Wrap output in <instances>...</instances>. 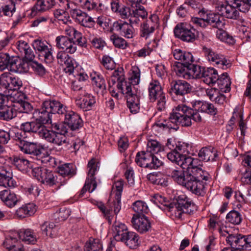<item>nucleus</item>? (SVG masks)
<instances>
[{
    "mask_svg": "<svg viewBox=\"0 0 251 251\" xmlns=\"http://www.w3.org/2000/svg\"><path fill=\"white\" fill-rule=\"evenodd\" d=\"M115 200L109 205L108 209H110L111 212H112L113 215L111 216V220L114 215H117L121 209V198L118 199V198H114Z\"/></svg>",
    "mask_w": 251,
    "mask_h": 251,
    "instance_id": "63",
    "label": "nucleus"
},
{
    "mask_svg": "<svg viewBox=\"0 0 251 251\" xmlns=\"http://www.w3.org/2000/svg\"><path fill=\"white\" fill-rule=\"evenodd\" d=\"M174 32L176 37L184 42L193 43L196 39L195 29L186 23L177 24L175 27Z\"/></svg>",
    "mask_w": 251,
    "mask_h": 251,
    "instance_id": "12",
    "label": "nucleus"
},
{
    "mask_svg": "<svg viewBox=\"0 0 251 251\" xmlns=\"http://www.w3.org/2000/svg\"><path fill=\"white\" fill-rule=\"evenodd\" d=\"M91 78L95 86L99 88L101 91L106 90V83L103 77L100 74L94 73L91 75Z\"/></svg>",
    "mask_w": 251,
    "mask_h": 251,
    "instance_id": "53",
    "label": "nucleus"
},
{
    "mask_svg": "<svg viewBox=\"0 0 251 251\" xmlns=\"http://www.w3.org/2000/svg\"><path fill=\"white\" fill-rule=\"evenodd\" d=\"M174 70L176 75L179 76L185 79V76L188 75L187 66L184 65L181 63H177L174 67Z\"/></svg>",
    "mask_w": 251,
    "mask_h": 251,
    "instance_id": "64",
    "label": "nucleus"
},
{
    "mask_svg": "<svg viewBox=\"0 0 251 251\" xmlns=\"http://www.w3.org/2000/svg\"><path fill=\"white\" fill-rule=\"evenodd\" d=\"M0 199L9 208L15 206L19 201L17 195L8 189L0 192Z\"/></svg>",
    "mask_w": 251,
    "mask_h": 251,
    "instance_id": "26",
    "label": "nucleus"
},
{
    "mask_svg": "<svg viewBox=\"0 0 251 251\" xmlns=\"http://www.w3.org/2000/svg\"><path fill=\"white\" fill-rule=\"evenodd\" d=\"M117 88L122 94L125 95L127 98L128 95H132L138 91V88L133 86L128 81H125V79L117 83Z\"/></svg>",
    "mask_w": 251,
    "mask_h": 251,
    "instance_id": "38",
    "label": "nucleus"
},
{
    "mask_svg": "<svg viewBox=\"0 0 251 251\" xmlns=\"http://www.w3.org/2000/svg\"><path fill=\"white\" fill-rule=\"evenodd\" d=\"M135 161L141 167L149 169H157L162 165L163 162L155 155L143 151L137 153Z\"/></svg>",
    "mask_w": 251,
    "mask_h": 251,
    "instance_id": "10",
    "label": "nucleus"
},
{
    "mask_svg": "<svg viewBox=\"0 0 251 251\" xmlns=\"http://www.w3.org/2000/svg\"><path fill=\"white\" fill-rule=\"evenodd\" d=\"M58 114L64 117V122L72 130H75L83 126V121L80 116L60 102Z\"/></svg>",
    "mask_w": 251,
    "mask_h": 251,
    "instance_id": "8",
    "label": "nucleus"
},
{
    "mask_svg": "<svg viewBox=\"0 0 251 251\" xmlns=\"http://www.w3.org/2000/svg\"><path fill=\"white\" fill-rule=\"evenodd\" d=\"M88 176L86 178L85 184L79 194V197L82 198L84 194L88 191L92 193L97 188V184L96 181V177L94 176L96 173L99 169V167L95 159H91L88 163Z\"/></svg>",
    "mask_w": 251,
    "mask_h": 251,
    "instance_id": "9",
    "label": "nucleus"
},
{
    "mask_svg": "<svg viewBox=\"0 0 251 251\" xmlns=\"http://www.w3.org/2000/svg\"><path fill=\"white\" fill-rule=\"evenodd\" d=\"M218 74L217 71L213 68L204 69L201 78L206 84L211 85L216 83L218 80Z\"/></svg>",
    "mask_w": 251,
    "mask_h": 251,
    "instance_id": "32",
    "label": "nucleus"
},
{
    "mask_svg": "<svg viewBox=\"0 0 251 251\" xmlns=\"http://www.w3.org/2000/svg\"><path fill=\"white\" fill-rule=\"evenodd\" d=\"M69 10V13L72 18L81 25L88 27H91L94 25L95 21L85 12L82 11L79 9L75 8V7H73V8H70Z\"/></svg>",
    "mask_w": 251,
    "mask_h": 251,
    "instance_id": "16",
    "label": "nucleus"
},
{
    "mask_svg": "<svg viewBox=\"0 0 251 251\" xmlns=\"http://www.w3.org/2000/svg\"><path fill=\"white\" fill-rule=\"evenodd\" d=\"M251 7V0H227L224 3H219L215 6L217 11L221 16L228 19L236 20L239 18V12H248Z\"/></svg>",
    "mask_w": 251,
    "mask_h": 251,
    "instance_id": "3",
    "label": "nucleus"
},
{
    "mask_svg": "<svg viewBox=\"0 0 251 251\" xmlns=\"http://www.w3.org/2000/svg\"><path fill=\"white\" fill-rule=\"evenodd\" d=\"M131 223L133 227L141 234L147 233L151 229V223L145 215H134Z\"/></svg>",
    "mask_w": 251,
    "mask_h": 251,
    "instance_id": "18",
    "label": "nucleus"
},
{
    "mask_svg": "<svg viewBox=\"0 0 251 251\" xmlns=\"http://www.w3.org/2000/svg\"><path fill=\"white\" fill-rule=\"evenodd\" d=\"M216 82L219 88L223 90L225 92L229 91L231 81L226 73L222 74L220 76L218 75V80Z\"/></svg>",
    "mask_w": 251,
    "mask_h": 251,
    "instance_id": "42",
    "label": "nucleus"
},
{
    "mask_svg": "<svg viewBox=\"0 0 251 251\" xmlns=\"http://www.w3.org/2000/svg\"><path fill=\"white\" fill-rule=\"evenodd\" d=\"M17 49L27 60L32 61L35 54L27 42L24 40H19L16 43Z\"/></svg>",
    "mask_w": 251,
    "mask_h": 251,
    "instance_id": "24",
    "label": "nucleus"
},
{
    "mask_svg": "<svg viewBox=\"0 0 251 251\" xmlns=\"http://www.w3.org/2000/svg\"><path fill=\"white\" fill-rule=\"evenodd\" d=\"M195 209L194 203L185 194L178 196L176 202L175 204L172 203L169 207V211L178 219H182V215L185 213H193Z\"/></svg>",
    "mask_w": 251,
    "mask_h": 251,
    "instance_id": "5",
    "label": "nucleus"
},
{
    "mask_svg": "<svg viewBox=\"0 0 251 251\" xmlns=\"http://www.w3.org/2000/svg\"><path fill=\"white\" fill-rule=\"evenodd\" d=\"M60 102L55 100H48L45 101L42 107L35 110L33 114V118L36 122L43 125L46 124H51V117L52 114H58Z\"/></svg>",
    "mask_w": 251,
    "mask_h": 251,
    "instance_id": "4",
    "label": "nucleus"
},
{
    "mask_svg": "<svg viewBox=\"0 0 251 251\" xmlns=\"http://www.w3.org/2000/svg\"><path fill=\"white\" fill-rule=\"evenodd\" d=\"M140 91H135V93L132 95H128L127 99V106L132 114L137 113L140 110Z\"/></svg>",
    "mask_w": 251,
    "mask_h": 251,
    "instance_id": "25",
    "label": "nucleus"
},
{
    "mask_svg": "<svg viewBox=\"0 0 251 251\" xmlns=\"http://www.w3.org/2000/svg\"><path fill=\"white\" fill-rule=\"evenodd\" d=\"M140 81V71L137 66H132L130 70L128 82L133 86L137 85Z\"/></svg>",
    "mask_w": 251,
    "mask_h": 251,
    "instance_id": "46",
    "label": "nucleus"
},
{
    "mask_svg": "<svg viewBox=\"0 0 251 251\" xmlns=\"http://www.w3.org/2000/svg\"><path fill=\"white\" fill-rule=\"evenodd\" d=\"M133 210L137 213L142 215L148 213L149 209L147 203L142 201H137L132 204Z\"/></svg>",
    "mask_w": 251,
    "mask_h": 251,
    "instance_id": "50",
    "label": "nucleus"
},
{
    "mask_svg": "<svg viewBox=\"0 0 251 251\" xmlns=\"http://www.w3.org/2000/svg\"><path fill=\"white\" fill-rule=\"evenodd\" d=\"M84 251H102V245L99 239H90L84 246Z\"/></svg>",
    "mask_w": 251,
    "mask_h": 251,
    "instance_id": "44",
    "label": "nucleus"
},
{
    "mask_svg": "<svg viewBox=\"0 0 251 251\" xmlns=\"http://www.w3.org/2000/svg\"><path fill=\"white\" fill-rule=\"evenodd\" d=\"M132 24L126 22H115L113 24L114 30L119 32L121 35L127 38L133 37L134 31Z\"/></svg>",
    "mask_w": 251,
    "mask_h": 251,
    "instance_id": "22",
    "label": "nucleus"
},
{
    "mask_svg": "<svg viewBox=\"0 0 251 251\" xmlns=\"http://www.w3.org/2000/svg\"><path fill=\"white\" fill-rule=\"evenodd\" d=\"M154 44H156L155 41H153L152 45L151 43L148 44L141 50L137 51L135 54L139 57H145L147 55H149L151 52L153 50L152 46Z\"/></svg>",
    "mask_w": 251,
    "mask_h": 251,
    "instance_id": "62",
    "label": "nucleus"
},
{
    "mask_svg": "<svg viewBox=\"0 0 251 251\" xmlns=\"http://www.w3.org/2000/svg\"><path fill=\"white\" fill-rule=\"evenodd\" d=\"M55 4V0H37L31 11L32 13L45 12L52 8Z\"/></svg>",
    "mask_w": 251,
    "mask_h": 251,
    "instance_id": "33",
    "label": "nucleus"
},
{
    "mask_svg": "<svg viewBox=\"0 0 251 251\" xmlns=\"http://www.w3.org/2000/svg\"><path fill=\"white\" fill-rule=\"evenodd\" d=\"M171 93L177 96L182 97L183 99V96L190 93L191 91L190 85L184 80H177L173 81L171 84Z\"/></svg>",
    "mask_w": 251,
    "mask_h": 251,
    "instance_id": "20",
    "label": "nucleus"
},
{
    "mask_svg": "<svg viewBox=\"0 0 251 251\" xmlns=\"http://www.w3.org/2000/svg\"><path fill=\"white\" fill-rule=\"evenodd\" d=\"M218 155V151L211 147L202 148L198 153L199 157L205 161H215Z\"/></svg>",
    "mask_w": 251,
    "mask_h": 251,
    "instance_id": "31",
    "label": "nucleus"
},
{
    "mask_svg": "<svg viewBox=\"0 0 251 251\" xmlns=\"http://www.w3.org/2000/svg\"><path fill=\"white\" fill-rule=\"evenodd\" d=\"M121 241L124 242L130 248H134L139 244V236L135 232L128 231Z\"/></svg>",
    "mask_w": 251,
    "mask_h": 251,
    "instance_id": "41",
    "label": "nucleus"
},
{
    "mask_svg": "<svg viewBox=\"0 0 251 251\" xmlns=\"http://www.w3.org/2000/svg\"><path fill=\"white\" fill-rule=\"evenodd\" d=\"M55 228L56 225L53 222H45L41 225V229L43 233L50 237H53Z\"/></svg>",
    "mask_w": 251,
    "mask_h": 251,
    "instance_id": "52",
    "label": "nucleus"
},
{
    "mask_svg": "<svg viewBox=\"0 0 251 251\" xmlns=\"http://www.w3.org/2000/svg\"><path fill=\"white\" fill-rule=\"evenodd\" d=\"M51 179H49V183L48 184V186L56 185L57 187H60L66 183V179L65 178L64 176L61 174L58 173L57 176H54L51 172Z\"/></svg>",
    "mask_w": 251,
    "mask_h": 251,
    "instance_id": "54",
    "label": "nucleus"
},
{
    "mask_svg": "<svg viewBox=\"0 0 251 251\" xmlns=\"http://www.w3.org/2000/svg\"><path fill=\"white\" fill-rule=\"evenodd\" d=\"M124 185V182L121 179L114 182L112 189V194L114 195V198H121Z\"/></svg>",
    "mask_w": 251,
    "mask_h": 251,
    "instance_id": "60",
    "label": "nucleus"
},
{
    "mask_svg": "<svg viewBox=\"0 0 251 251\" xmlns=\"http://www.w3.org/2000/svg\"><path fill=\"white\" fill-rule=\"evenodd\" d=\"M191 104L192 108L185 104L177 105L173 109L169 119H166L162 116L158 118L154 127L163 130H177L178 125L182 126H190L192 120L196 122H201L202 118L199 112L215 115L218 111L213 104L206 101L195 100L192 101Z\"/></svg>",
    "mask_w": 251,
    "mask_h": 251,
    "instance_id": "2",
    "label": "nucleus"
},
{
    "mask_svg": "<svg viewBox=\"0 0 251 251\" xmlns=\"http://www.w3.org/2000/svg\"><path fill=\"white\" fill-rule=\"evenodd\" d=\"M13 139L19 148H21L22 145L24 144L28 140L27 133L21 130L15 132L13 136Z\"/></svg>",
    "mask_w": 251,
    "mask_h": 251,
    "instance_id": "59",
    "label": "nucleus"
},
{
    "mask_svg": "<svg viewBox=\"0 0 251 251\" xmlns=\"http://www.w3.org/2000/svg\"><path fill=\"white\" fill-rule=\"evenodd\" d=\"M95 103V97L89 94H87L80 99L76 100L77 107L85 111L91 110Z\"/></svg>",
    "mask_w": 251,
    "mask_h": 251,
    "instance_id": "29",
    "label": "nucleus"
},
{
    "mask_svg": "<svg viewBox=\"0 0 251 251\" xmlns=\"http://www.w3.org/2000/svg\"><path fill=\"white\" fill-rule=\"evenodd\" d=\"M22 85V80L9 72H5L0 76V89L5 95H12L10 92L17 91Z\"/></svg>",
    "mask_w": 251,
    "mask_h": 251,
    "instance_id": "6",
    "label": "nucleus"
},
{
    "mask_svg": "<svg viewBox=\"0 0 251 251\" xmlns=\"http://www.w3.org/2000/svg\"><path fill=\"white\" fill-rule=\"evenodd\" d=\"M216 36L218 39L228 44L234 43V40L233 37L221 28H218L216 33Z\"/></svg>",
    "mask_w": 251,
    "mask_h": 251,
    "instance_id": "48",
    "label": "nucleus"
},
{
    "mask_svg": "<svg viewBox=\"0 0 251 251\" xmlns=\"http://www.w3.org/2000/svg\"><path fill=\"white\" fill-rule=\"evenodd\" d=\"M110 39L116 48L125 49L127 47V44L126 41L123 38L120 37L116 34H112L110 36Z\"/></svg>",
    "mask_w": 251,
    "mask_h": 251,
    "instance_id": "61",
    "label": "nucleus"
},
{
    "mask_svg": "<svg viewBox=\"0 0 251 251\" xmlns=\"http://www.w3.org/2000/svg\"><path fill=\"white\" fill-rule=\"evenodd\" d=\"M187 144L177 142L176 150L167 153L168 159L187 170H174L171 175L178 184L196 195L203 196L206 193L205 186L210 181L211 176L200 165L198 158L187 155L189 152Z\"/></svg>",
    "mask_w": 251,
    "mask_h": 251,
    "instance_id": "1",
    "label": "nucleus"
},
{
    "mask_svg": "<svg viewBox=\"0 0 251 251\" xmlns=\"http://www.w3.org/2000/svg\"><path fill=\"white\" fill-rule=\"evenodd\" d=\"M226 219L228 222L236 225L240 224L242 219L239 212L232 210L226 215Z\"/></svg>",
    "mask_w": 251,
    "mask_h": 251,
    "instance_id": "58",
    "label": "nucleus"
},
{
    "mask_svg": "<svg viewBox=\"0 0 251 251\" xmlns=\"http://www.w3.org/2000/svg\"><path fill=\"white\" fill-rule=\"evenodd\" d=\"M148 13L145 8L142 6L133 9L132 11V16L130 18V23L132 25H137L140 21V18L143 19L147 17Z\"/></svg>",
    "mask_w": 251,
    "mask_h": 251,
    "instance_id": "40",
    "label": "nucleus"
},
{
    "mask_svg": "<svg viewBox=\"0 0 251 251\" xmlns=\"http://www.w3.org/2000/svg\"><path fill=\"white\" fill-rule=\"evenodd\" d=\"M158 207L161 209L169 210V207L172 205V203L169 204V202L167 201L166 199L162 196L157 194H155L151 200Z\"/></svg>",
    "mask_w": 251,
    "mask_h": 251,
    "instance_id": "51",
    "label": "nucleus"
},
{
    "mask_svg": "<svg viewBox=\"0 0 251 251\" xmlns=\"http://www.w3.org/2000/svg\"><path fill=\"white\" fill-rule=\"evenodd\" d=\"M163 147L161 144L155 140H151L148 141L147 145L146 151L154 155L162 151Z\"/></svg>",
    "mask_w": 251,
    "mask_h": 251,
    "instance_id": "45",
    "label": "nucleus"
},
{
    "mask_svg": "<svg viewBox=\"0 0 251 251\" xmlns=\"http://www.w3.org/2000/svg\"><path fill=\"white\" fill-rule=\"evenodd\" d=\"M51 172L41 167H34L32 169V174L38 180L48 185L50 179Z\"/></svg>",
    "mask_w": 251,
    "mask_h": 251,
    "instance_id": "23",
    "label": "nucleus"
},
{
    "mask_svg": "<svg viewBox=\"0 0 251 251\" xmlns=\"http://www.w3.org/2000/svg\"><path fill=\"white\" fill-rule=\"evenodd\" d=\"M202 51L206 59L213 65L222 69H226L230 66L229 61L224 55L215 52L211 48L203 47Z\"/></svg>",
    "mask_w": 251,
    "mask_h": 251,
    "instance_id": "15",
    "label": "nucleus"
},
{
    "mask_svg": "<svg viewBox=\"0 0 251 251\" xmlns=\"http://www.w3.org/2000/svg\"><path fill=\"white\" fill-rule=\"evenodd\" d=\"M218 14L209 11V24L210 25L215 28H221L223 25V23L220 20V17L219 13L216 11Z\"/></svg>",
    "mask_w": 251,
    "mask_h": 251,
    "instance_id": "55",
    "label": "nucleus"
},
{
    "mask_svg": "<svg viewBox=\"0 0 251 251\" xmlns=\"http://www.w3.org/2000/svg\"><path fill=\"white\" fill-rule=\"evenodd\" d=\"M58 173L63 176H73L75 174L74 166L70 163L62 165L58 167Z\"/></svg>",
    "mask_w": 251,
    "mask_h": 251,
    "instance_id": "57",
    "label": "nucleus"
},
{
    "mask_svg": "<svg viewBox=\"0 0 251 251\" xmlns=\"http://www.w3.org/2000/svg\"><path fill=\"white\" fill-rule=\"evenodd\" d=\"M56 46L59 49H61L66 53L73 54L76 50L77 46L73 38L66 36H58L55 39Z\"/></svg>",
    "mask_w": 251,
    "mask_h": 251,
    "instance_id": "17",
    "label": "nucleus"
},
{
    "mask_svg": "<svg viewBox=\"0 0 251 251\" xmlns=\"http://www.w3.org/2000/svg\"><path fill=\"white\" fill-rule=\"evenodd\" d=\"M149 98L151 101H157V108L162 111L165 108L166 99L165 93L160 83L152 80L148 86Z\"/></svg>",
    "mask_w": 251,
    "mask_h": 251,
    "instance_id": "7",
    "label": "nucleus"
},
{
    "mask_svg": "<svg viewBox=\"0 0 251 251\" xmlns=\"http://www.w3.org/2000/svg\"><path fill=\"white\" fill-rule=\"evenodd\" d=\"M11 162L20 170H25L30 167V163L28 160L23 157L14 156L10 158Z\"/></svg>",
    "mask_w": 251,
    "mask_h": 251,
    "instance_id": "43",
    "label": "nucleus"
},
{
    "mask_svg": "<svg viewBox=\"0 0 251 251\" xmlns=\"http://www.w3.org/2000/svg\"><path fill=\"white\" fill-rule=\"evenodd\" d=\"M17 238L18 236L15 235V232L11 233L5 237L3 246L9 251H25Z\"/></svg>",
    "mask_w": 251,
    "mask_h": 251,
    "instance_id": "21",
    "label": "nucleus"
},
{
    "mask_svg": "<svg viewBox=\"0 0 251 251\" xmlns=\"http://www.w3.org/2000/svg\"><path fill=\"white\" fill-rule=\"evenodd\" d=\"M15 235L18 236V238L27 244H34L36 241V237L34 233L29 229L21 230L19 232L16 231Z\"/></svg>",
    "mask_w": 251,
    "mask_h": 251,
    "instance_id": "37",
    "label": "nucleus"
},
{
    "mask_svg": "<svg viewBox=\"0 0 251 251\" xmlns=\"http://www.w3.org/2000/svg\"><path fill=\"white\" fill-rule=\"evenodd\" d=\"M204 68L199 65L190 64L187 65L188 75L185 76V79L201 78Z\"/></svg>",
    "mask_w": 251,
    "mask_h": 251,
    "instance_id": "35",
    "label": "nucleus"
},
{
    "mask_svg": "<svg viewBox=\"0 0 251 251\" xmlns=\"http://www.w3.org/2000/svg\"><path fill=\"white\" fill-rule=\"evenodd\" d=\"M155 29L145 22L141 25L140 34L141 37L145 39L149 38L154 32Z\"/></svg>",
    "mask_w": 251,
    "mask_h": 251,
    "instance_id": "56",
    "label": "nucleus"
},
{
    "mask_svg": "<svg viewBox=\"0 0 251 251\" xmlns=\"http://www.w3.org/2000/svg\"><path fill=\"white\" fill-rule=\"evenodd\" d=\"M56 59L59 64L65 66L64 71L69 74H72L77 66L75 60L64 51H58L56 55Z\"/></svg>",
    "mask_w": 251,
    "mask_h": 251,
    "instance_id": "19",
    "label": "nucleus"
},
{
    "mask_svg": "<svg viewBox=\"0 0 251 251\" xmlns=\"http://www.w3.org/2000/svg\"><path fill=\"white\" fill-rule=\"evenodd\" d=\"M15 5L14 1H10L9 4H4L0 2V16L2 17V13L5 16L11 17L15 11Z\"/></svg>",
    "mask_w": 251,
    "mask_h": 251,
    "instance_id": "47",
    "label": "nucleus"
},
{
    "mask_svg": "<svg viewBox=\"0 0 251 251\" xmlns=\"http://www.w3.org/2000/svg\"><path fill=\"white\" fill-rule=\"evenodd\" d=\"M22 62L18 58L10 57L7 53H0V70L7 68L12 73H21Z\"/></svg>",
    "mask_w": 251,
    "mask_h": 251,
    "instance_id": "14",
    "label": "nucleus"
},
{
    "mask_svg": "<svg viewBox=\"0 0 251 251\" xmlns=\"http://www.w3.org/2000/svg\"><path fill=\"white\" fill-rule=\"evenodd\" d=\"M0 185L5 187L14 188L17 186L16 182L13 178L7 175V173H0Z\"/></svg>",
    "mask_w": 251,
    "mask_h": 251,
    "instance_id": "49",
    "label": "nucleus"
},
{
    "mask_svg": "<svg viewBox=\"0 0 251 251\" xmlns=\"http://www.w3.org/2000/svg\"><path fill=\"white\" fill-rule=\"evenodd\" d=\"M112 230L114 237L117 241L122 240V239H124V237L128 232L126 226L121 223H115L113 226Z\"/></svg>",
    "mask_w": 251,
    "mask_h": 251,
    "instance_id": "39",
    "label": "nucleus"
},
{
    "mask_svg": "<svg viewBox=\"0 0 251 251\" xmlns=\"http://www.w3.org/2000/svg\"><path fill=\"white\" fill-rule=\"evenodd\" d=\"M17 111L14 106L7 103L0 109V119L3 120L9 121L16 116Z\"/></svg>",
    "mask_w": 251,
    "mask_h": 251,
    "instance_id": "34",
    "label": "nucleus"
},
{
    "mask_svg": "<svg viewBox=\"0 0 251 251\" xmlns=\"http://www.w3.org/2000/svg\"><path fill=\"white\" fill-rule=\"evenodd\" d=\"M47 43L40 39L34 40L32 44V47L38 54L39 58L46 63H50L53 60L52 49L51 46L47 45Z\"/></svg>",
    "mask_w": 251,
    "mask_h": 251,
    "instance_id": "11",
    "label": "nucleus"
},
{
    "mask_svg": "<svg viewBox=\"0 0 251 251\" xmlns=\"http://www.w3.org/2000/svg\"><path fill=\"white\" fill-rule=\"evenodd\" d=\"M35 211V205L33 203H29L19 207L16 211L15 214L17 217L23 218L33 215Z\"/></svg>",
    "mask_w": 251,
    "mask_h": 251,
    "instance_id": "36",
    "label": "nucleus"
},
{
    "mask_svg": "<svg viewBox=\"0 0 251 251\" xmlns=\"http://www.w3.org/2000/svg\"><path fill=\"white\" fill-rule=\"evenodd\" d=\"M21 151L26 154H32L34 156L41 154L42 151H44V148L35 142H29L28 140L20 148Z\"/></svg>",
    "mask_w": 251,
    "mask_h": 251,
    "instance_id": "27",
    "label": "nucleus"
},
{
    "mask_svg": "<svg viewBox=\"0 0 251 251\" xmlns=\"http://www.w3.org/2000/svg\"><path fill=\"white\" fill-rule=\"evenodd\" d=\"M173 55L176 60L180 61L184 65L187 66L194 61L193 56L191 53L183 51L180 49H176L173 51Z\"/></svg>",
    "mask_w": 251,
    "mask_h": 251,
    "instance_id": "28",
    "label": "nucleus"
},
{
    "mask_svg": "<svg viewBox=\"0 0 251 251\" xmlns=\"http://www.w3.org/2000/svg\"><path fill=\"white\" fill-rule=\"evenodd\" d=\"M44 125H43L37 122H31L23 123L21 125V129L22 131L25 132L28 134L30 132L37 133L40 136Z\"/></svg>",
    "mask_w": 251,
    "mask_h": 251,
    "instance_id": "30",
    "label": "nucleus"
},
{
    "mask_svg": "<svg viewBox=\"0 0 251 251\" xmlns=\"http://www.w3.org/2000/svg\"><path fill=\"white\" fill-rule=\"evenodd\" d=\"M40 137L48 142L58 146L63 145L66 146L69 144L68 138L65 135L60 132H56L53 130H49L45 126L41 132Z\"/></svg>",
    "mask_w": 251,
    "mask_h": 251,
    "instance_id": "13",
    "label": "nucleus"
}]
</instances>
